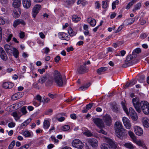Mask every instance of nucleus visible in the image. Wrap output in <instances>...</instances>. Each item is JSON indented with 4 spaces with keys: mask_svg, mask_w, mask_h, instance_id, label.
Returning <instances> with one entry per match:
<instances>
[{
    "mask_svg": "<svg viewBox=\"0 0 149 149\" xmlns=\"http://www.w3.org/2000/svg\"><path fill=\"white\" fill-rule=\"evenodd\" d=\"M111 108L112 111L114 112L118 113L119 111V109L116 102H113L112 104Z\"/></svg>",
    "mask_w": 149,
    "mask_h": 149,
    "instance_id": "nucleus-23",
    "label": "nucleus"
},
{
    "mask_svg": "<svg viewBox=\"0 0 149 149\" xmlns=\"http://www.w3.org/2000/svg\"><path fill=\"white\" fill-rule=\"evenodd\" d=\"M95 8L99 9L100 7V4L99 1H96L95 3Z\"/></svg>",
    "mask_w": 149,
    "mask_h": 149,
    "instance_id": "nucleus-51",
    "label": "nucleus"
},
{
    "mask_svg": "<svg viewBox=\"0 0 149 149\" xmlns=\"http://www.w3.org/2000/svg\"><path fill=\"white\" fill-rule=\"evenodd\" d=\"M136 81L134 80H132L129 82H127L124 87L125 88H127L128 87L131 86L136 84Z\"/></svg>",
    "mask_w": 149,
    "mask_h": 149,
    "instance_id": "nucleus-22",
    "label": "nucleus"
},
{
    "mask_svg": "<svg viewBox=\"0 0 149 149\" xmlns=\"http://www.w3.org/2000/svg\"><path fill=\"white\" fill-rule=\"evenodd\" d=\"M13 86V84L10 82H5L3 84V87L5 88H11Z\"/></svg>",
    "mask_w": 149,
    "mask_h": 149,
    "instance_id": "nucleus-20",
    "label": "nucleus"
},
{
    "mask_svg": "<svg viewBox=\"0 0 149 149\" xmlns=\"http://www.w3.org/2000/svg\"><path fill=\"white\" fill-rule=\"evenodd\" d=\"M41 6L40 5L37 4L33 7L32 10V15L34 18H35L41 9Z\"/></svg>",
    "mask_w": 149,
    "mask_h": 149,
    "instance_id": "nucleus-9",
    "label": "nucleus"
},
{
    "mask_svg": "<svg viewBox=\"0 0 149 149\" xmlns=\"http://www.w3.org/2000/svg\"><path fill=\"white\" fill-rule=\"evenodd\" d=\"M20 111L22 112L23 115L26 114L27 112L26 110V107H23L20 109Z\"/></svg>",
    "mask_w": 149,
    "mask_h": 149,
    "instance_id": "nucleus-44",
    "label": "nucleus"
},
{
    "mask_svg": "<svg viewBox=\"0 0 149 149\" xmlns=\"http://www.w3.org/2000/svg\"><path fill=\"white\" fill-rule=\"evenodd\" d=\"M83 134L87 136H90L92 135V134L89 131H87L84 132Z\"/></svg>",
    "mask_w": 149,
    "mask_h": 149,
    "instance_id": "nucleus-46",
    "label": "nucleus"
},
{
    "mask_svg": "<svg viewBox=\"0 0 149 149\" xmlns=\"http://www.w3.org/2000/svg\"><path fill=\"white\" fill-rule=\"evenodd\" d=\"M103 119L106 125L108 126L111 125L112 120L110 115L107 114L105 115Z\"/></svg>",
    "mask_w": 149,
    "mask_h": 149,
    "instance_id": "nucleus-12",
    "label": "nucleus"
},
{
    "mask_svg": "<svg viewBox=\"0 0 149 149\" xmlns=\"http://www.w3.org/2000/svg\"><path fill=\"white\" fill-rule=\"evenodd\" d=\"M88 22L90 24L91 26L93 27L95 26L96 23V20L94 19H91V21Z\"/></svg>",
    "mask_w": 149,
    "mask_h": 149,
    "instance_id": "nucleus-40",
    "label": "nucleus"
},
{
    "mask_svg": "<svg viewBox=\"0 0 149 149\" xmlns=\"http://www.w3.org/2000/svg\"><path fill=\"white\" fill-rule=\"evenodd\" d=\"M23 134L25 137H30L31 136L30 133L28 131H25L23 132Z\"/></svg>",
    "mask_w": 149,
    "mask_h": 149,
    "instance_id": "nucleus-42",
    "label": "nucleus"
},
{
    "mask_svg": "<svg viewBox=\"0 0 149 149\" xmlns=\"http://www.w3.org/2000/svg\"><path fill=\"white\" fill-rule=\"evenodd\" d=\"M86 65V63H84L83 65L79 66L77 70L78 73L82 74L87 72L88 69L85 67Z\"/></svg>",
    "mask_w": 149,
    "mask_h": 149,
    "instance_id": "nucleus-8",
    "label": "nucleus"
},
{
    "mask_svg": "<svg viewBox=\"0 0 149 149\" xmlns=\"http://www.w3.org/2000/svg\"><path fill=\"white\" fill-rule=\"evenodd\" d=\"M68 32L71 36H75L77 33L73 31L71 28H70L68 30Z\"/></svg>",
    "mask_w": 149,
    "mask_h": 149,
    "instance_id": "nucleus-32",
    "label": "nucleus"
},
{
    "mask_svg": "<svg viewBox=\"0 0 149 149\" xmlns=\"http://www.w3.org/2000/svg\"><path fill=\"white\" fill-rule=\"evenodd\" d=\"M93 120L100 128H102L104 127V124L102 119L99 118H95L93 119Z\"/></svg>",
    "mask_w": 149,
    "mask_h": 149,
    "instance_id": "nucleus-6",
    "label": "nucleus"
},
{
    "mask_svg": "<svg viewBox=\"0 0 149 149\" xmlns=\"http://www.w3.org/2000/svg\"><path fill=\"white\" fill-rule=\"evenodd\" d=\"M134 131L135 133L138 136H141L143 133L142 129L140 127L135 126L134 127Z\"/></svg>",
    "mask_w": 149,
    "mask_h": 149,
    "instance_id": "nucleus-11",
    "label": "nucleus"
},
{
    "mask_svg": "<svg viewBox=\"0 0 149 149\" xmlns=\"http://www.w3.org/2000/svg\"><path fill=\"white\" fill-rule=\"evenodd\" d=\"M147 36V35L145 33L141 34L140 37L142 39H144Z\"/></svg>",
    "mask_w": 149,
    "mask_h": 149,
    "instance_id": "nucleus-62",
    "label": "nucleus"
},
{
    "mask_svg": "<svg viewBox=\"0 0 149 149\" xmlns=\"http://www.w3.org/2000/svg\"><path fill=\"white\" fill-rule=\"evenodd\" d=\"M136 2V0H132V1L129 3L126 7V9H129Z\"/></svg>",
    "mask_w": 149,
    "mask_h": 149,
    "instance_id": "nucleus-33",
    "label": "nucleus"
},
{
    "mask_svg": "<svg viewBox=\"0 0 149 149\" xmlns=\"http://www.w3.org/2000/svg\"><path fill=\"white\" fill-rule=\"evenodd\" d=\"M127 131L125 129L116 132L117 136L120 139H123L126 137L127 136Z\"/></svg>",
    "mask_w": 149,
    "mask_h": 149,
    "instance_id": "nucleus-5",
    "label": "nucleus"
},
{
    "mask_svg": "<svg viewBox=\"0 0 149 149\" xmlns=\"http://www.w3.org/2000/svg\"><path fill=\"white\" fill-rule=\"evenodd\" d=\"M70 129V127L68 125H65L62 127L61 130L64 131H67Z\"/></svg>",
    "mask_w": 149,
    "mask_h": 149,
    "instance_id": "nucleus-39",
    "label": "nucleus"
},
{
    "mask_svg": "<svg viewBox=\"0 0 149 149\" xmlns=\"http://www.w3.org/2000/svg\"><path fill=\"white\" fill-rule=\"evenodd\" d=\"M128 134L130 136L133 140L136 139L135 135L133 132L131 131L128 132Z\"/></svg>",
    "mask_w": 149,
    "mask_h": 149,
    "instance_id": "nucleus-38",
    "label": "nucleus"
},
{
    "mask_svg": "<svg viewBox=\"0 0 149 149\" xmlns=\"http://www.w3.org/2000/svg\"><path fill=\"white\" fill-rule=\"evenodd\" d=\"M52 141L54 142L55 143H57L59 141V140L56 139L54 136H52L51 137Z\"/></svg>",
    "mask_w": 149,
    "mask_h": 149,
    "instance_id": "nucleus-49",
    "label": "nucleus"
},
{
    "mask_svg": "<svg viewBox=\"0 0 149 149\" xmlns=\"http://www.w3.org/2000/svg\"><path fill=\"white\" fill-rule=\"evenodd\" d=\"M94 103H91L88 104H87L86 107V109L88 110L91 108L93 106Z\"/></svg>",
    "mask_w": 149,
    "mask_h": 149,
    "instance_id": "nucleus-48",
    "label": "nucleus"
},
{
    "mask_svg": "<svg viewBox=\"0 0 149 149\" xmlns=\"http://www.w3.org/2000/svg\"><path fill=\"white\" fill-rule=\"evenodd\" d=\"M38 71L40 74H42L44 72H45V69L44 68L39 69H38Z\"/></svg>",
    "mask_w": 149,
    "mask_h": 149,
    "instance_id": "nucleus-58",
    "label": "nucleus"
},
{
    "mask_svg": "<svg viewBox=\"0 0 149 149\" xmlns=\"http://www.w3.org/2000/svg\"><path fill=\"white\" fill-rule=\"evenodd\" d=\"M101 129L100 130L98 131V132L99 133H101L102 134H103L104 135H106L107 134V133L106 132L104 131L103 130L102 128H101Z\"/></svg>",
    "mask_w": 149,
    "mask_h": 149,
    "instance_id": "nucleus-57",
    "label": "nucleus"
},
{
    "mask_svg": "<svg viewBox=\"0 0 149 149\" xmlns=\"http://www.w3.org/2000/svg\"><path fill=\"white\" fill-rule=\"evenodd\" d=\"M61 58L59 56H57L54 58L55 61L56 62H58L60 60Z\"/></svg>",
    "mask_w": 149,
    "mask_h": 149,
    "instance_id": "nucleus-55",
    "label": "nucleus"
},
{
    "mask_svg": "<svg viewBox=\"0 0 149 149\" xmlns=\"http://www.w3.org/2000/svg\"><path fill=\"white\" fill-rule=\"evenodd\" d=\"M13 56L16 58H17L19 56V52L18 50L15 48H13Z\"/></svg>",
    "mask_w": 149,
    "mask_h": 149,
    "instance_id": "nucleus-28",
    "label": "nucleus"
},
{
    "mask_svg": "<svg viewBox=\"0 0 149 149\" xmlns=\"http://www.w3.org/2000/svg\"><path fill=\"white\" fill-rule=\"evenodd\" d=\"M5 23V22L3 19L0 17V25H3Z\"/></svg>",
    "mask_w": 149,
    "mask_h": 149,
    "instance_id": "nucleus-63",
    "label": "nucleus"
},
{
    "mask_svg": "<svg viewBox=\"0 0 149 149\" xmlns=\"http://www.w3.org/2000/svg\"><path fill=\"white\" fill-rule=\"evenodd\" d=\"M43 100H42V102H43V103H48L50 100L49 99V98H43Z\"/></svg>",
    "mask_w": 149,
    "mask_h": 149,
    "instance_id": "nucleus-54",
    "label": "nucleus"
},
{
    "mask_svg": "<svg viewBox=\"0 0 149 149\" xmlns=\"http://www.w3.org/2000/svg\"><path fill=\"white\" fill-rule=\"evenodd\" d=\"M59 35L60 36L59 37L61 39L64 40L67 34L64 32H60L59 33Z\"/></svg>",
    "mask_w": 149,
    "mask_h": 149,
    "instance_id": "nucleus-36",
    "label": "nucleus"
},
{
    "mask_svg": "<svg viewBox=\"0 0 149 149\" xmlns=\"http://www.w3.org/2000/svg\"><path fill=\"white\" fill-rule=\"evenodd\" d=\"M102 7L103 8H106L107 7V2L105 1H103L102 3Z\"/></svg>",
    "mask_w": 149,
    "mask_h": 149,
    "instance_id": "nucleus-45",
    "label": "nucleus"
},
{
    "mask_svg": "<svg viewBox=\"0 0 149 149\" xmlns=\"http://www.w3.org/2000/svg\"><path fill=\"white\" fill-rule=\"evenodd\" d=\"M88 142L93 147H96L98 145L97 141L95 139H89Z\"/></svg>",
    "mask_w": 149,
    "mask_h": 149,
    "instance_id": "nucleus-15",
    "label": "nucleus"
},
{
    "mask_svg": "<svg viewBox=\"0 0 149 149\" xmlns=\"http://www.w3.org/2000/svg\"><path fill=\"white\" fill-rule=\"evenodd\" d=\"M36 100L40 102V103L41 102H42L41 99L42 97H41L39 95H37L36 96Z\"/></svg>",
    "mask_w": 149,
    "mask_h": 149,
    "instance_id": "nucleus-53",
    "label": "nucleus"
},
{
    "mask_svg": "<svg viewBox=\"0 0 149 149\" xmlns=\"http://www.w3.org/2000/svg\"><path fill=\"white\" fill-rule=\"evenodd\" d=\"M22 3L24 7L26 9L29 8L31 5L30 0H23Z\"/></svg>",
    "mask_w": 149,
    "mask_h": 149,
    "instance_id": "nucleus-18",
    "label": "nucleus"
},
{
    "mask_svg": "<svg viewBox=\"0 0 149 149\" xmlns=\"http://www.w3.org/2000/svg\"><path fill=\"white\" fill-rule=\"evenodd\" d=\"M23 94L21 92L16 93L12 95L11 99L14 100L19 99L23 96Z\"/></svg>",
    "mask_w": 149,
    "mask_h": 149,
    "instance_id": "nucleus-17",
    "label": "nucleus"
},
{
    "mask_svg": "<svg viewBox=\"0 0 149 149\" xmlns=\"http://www.w3.org/2000/svg\"><path fill=\"white\" fill-rule=\"evenodd\" d=\"M72 145L73 147L79 149H82L84 146L83 143L78 139L74 140L72 142Z\"/></svg>",
    "mask_w": 149,
    "mask_h": 149,
    "instance_id": "nucleus-3",
    "label": "nucleus"
},
{
    "mask_svg": "<svg viewBox=\"0 0 149 149\" xmlns=\"http://www.w3.org/2000/svg\"><path fill=\"white\" fill-rule=\"evenodd\" d=\"M81 18L76 15H73L72 16V19L74 22H77L80 20Z\"/></svg>",
    "mask_w": 149,
    "mask_h": 149,
    "instance_id": "nucleus-34",
    "label": "nucleus"
},
{
    "mask_svg": "<svg viewBox=\"0 0 149 149\" xmlns=\"http://www.w3.org/2000/svg\"><path fill=\"white\" fill-rule=\"evenodd\" d=\"M15 141H13L8 146L9 149H12L15 146Z\"/></svg>",
    "mask_w": 149,
    "mask_h": 149,
    "instance_id": "nucleus-43",
    "label": "nucleus"
},
{
    "mask_svg": "<svg viewBox=\"0 0 149 149\" xmlns=\"http://www.w3.org/2000/svg\"><path fill=\"white\" fill-rule=\"evenodd\" d=\"M132 58V55H129L127 56L126 59L125 60V62H128L130 61Z\"/></svg>",
    "mask_w": 149,
    "mask_h": 149,
    "instance_id": "nucleus-50",
    "label": "nucleus"
},
{
    "mask_svg": "<svg viewBox=\"0 0 149 149\" xmlns=\"http://www.w3.org/2000/svg\"><path fill=\"white\" fill-rule=\"evenodd\" d=\"M129 113L130 114V115H134V114H136V112L135 111L134 109H133L132 107H130L129 109Z\"/></svg>",
    "mask_w": 149,
    "mask_h": 149,
    "instance_id": "nucleus-41",
    "label": "nucleus"
},
{
    "mask_svg": "<svg viewBox=\"0 0 149 149\" xmlns=\"http://www.w3.org/2000/svg\"><path fill=\"white\" fill-rule=\"evenodd\" d=\"M109 144L106 143L102 144L101 146V149H111V148H115L116 147L115 144L112 140H110L109 141Z\"/></svg>",
    "mask_w": 149,
    "mask_h": 149,
    "instance_id": "nucleus-4",
    "label": "nucleus"
},
{
    "mask_svg": "<svg viewBox=\"0 0 149 149\" xmlns=\"http://www.w3.org/2000/svg\"><path fill=\"white\" fill-rule=\"evenodd\" d=\"M4 47L5 50L8 54H10L11 53L12 49L13 48L12 46L7 44L5 45L4 46Z\"/></svg>",
    "mask_w": 149,
    "mask_h": 149,
    "instance_id": "nucleus-21",
    "label": "nucleus"
},
{
    "mask_svg": "<svg viewBox=\"0 0 149 149\" xmlns=\"http://www.w3.org/2000/svg\"><path fill=\"white\" fill-rule=\"evenodd\" d=\"M15 126V124L13 122L9 123L8 124V126L9 127H14Z\"/></svg>",
    "mask_w": 149,
    "mask_h": 149,
    "instance_id": "nucleus-56",
    "label": "nucleus"
},
{
    "mask_svg": "<svg viewBox=\"0 0 149 149\" xmlns=\"http://www.w3.org/2000/svg\"><path fill=\"white\" fill-rule=\"evenodd\" d=\"M90 84L89 83H87L86 84V85L80 87L79 88V89L81 90V91H83L84 89H87L90 86Z\"/></svg>",
    "mask_w": 149,
    "mask_h": 149,
    "instance_id": "nucleus-37",
    "label": "nucleus"
},
{
    "mask_svg": "<svg viewBox=\"0 0 149 149\" xmlns=\"http://www.w3.org/2000/svg\"><path fill=\"white\" fill-rule=\"evenodd\" d=\"M11 115L15 118V119L17 120L20 118V116H21V115L20 116H19V115H18L16 111L13 112L11 114Z\"/></svg>",
    "mask_w": 149,
    "mask_h": 149,
    "instance_id": "nucleus-35",
    "label": "nucleus"
},
{
    "mask_svg": "<svg viewBox=\"0 0 149 149\" xmlns=\"http://www.w3.org/2000/svg\"><path fill=\"white\" fill-rule=\"evenodd\" d=\"M121 104L122 105L124 111L128 115L129 114V113L127 109L125 106V103L123 102H121Z\"/></svg>",
    "mask_w": 149,
    "mask_h": 149,
    "instance_id": "nucleus-31",
    "label": "nucleus"
},
{
    "mask_svg": "<svg viewBox=\"0 0 149 149\" xmlns=\"http://www.w3.org/2000/svg\"><path fill=\"white\" fill-rule=\"evenodd\" d=\"M141 4L140 3H138L134 6V8L132 11L134 12H135L136 10L140 9L141 6Z\"/></svg>",
    "mask_w": 149,
    "mask_h": 149,
    "instance_id": "nucleus-30",
    "label": "nucleus"
},
{
    "mask_svg": "<svg viewBox=\"0 0 149 149\" xmlns=\"http://www.w3.org/2000/svg\"><path fill=\"white\" fill-rule=\"evenodd\" d=\"M21 13L20 8H14L13 9V16L15 18H18Z\"/></svg>",
    "mask_w": 149,
    "mask_h": 149,
    "instance_id": "nucleus-16",
    "label": "nucleus"
},
{
    "mask_svg": "<svg viewBox=\"0 0 149 149\" xmlns=\"http://www.w3.org/2000/svg\"><path fill=\"white\" fill-rule=\"evenodd\" d=\"M143 124L144 127L148 128L149 127V120L146 118L143 119Z\"/></svg>",
    "mask_w": 149,
    "mask_h": 149,
    "instance_id": "nucleus-25",
    "label": "nucleus"
},
{
    "mask_svg": "<svg viewBox=\"0 0 149 149\" xmlns=\"http://www.w3.org/2000/svg\"><path fill=\"white\" fill-rule=\"evenodd\" d=\"M47 79V77L45 75L41 77L38 80V82L41 84L44 83Z\"/></svg>",
    "mask_w": 149,
    "mask_h": 149,
    "instance_id": "nucleus-27",
    "label": "nucleus"
},
{
    "mask_svg": "<svg viewBox=\"0 0 149 149\" xmlns=\"http://www.w3.org/2000/svg\"><path fill=\"white\" fill-rule=\"evenodd\" d=\"M132 102L134 107L138 113H141L142 110L145 114H149V103L148 102L143 101L140 102L139 98L136 97L132 99Z\"/></svg>",
    "mask_w": 149,
    "mask_h": 149,
    "instance_id": "nucleus-1",
    "label": "nucleus"
},
{
    "mask_svg": "<svg viewBox=\"0 0 149 149\" xmlns=\"http://www.w3.org/2000/svg\"><path fill=\"white\" fill-rule=\"evenodd\" d=\"M123 121L124 126L127 129H130L131 128L132 125L129 119L126 117L123 118Z\"/></svg>",
    "mask_w": 149,
    "mask_h": 149,
    "instance_id": "nucleus-7",
    "label": "nucleus"
},
{
    "mask_svg": "<svg viewBox=\"0 0 149 149\" xmlns=\"http://www.w3.org/2000/svg\"><path fill=\"white\" fill-rule=\"evenodd\" d=\"M130 116L132 119L134 120L135 121L137 119L138 116L137 113L134 115H131Z\"/></svg>",
    "mask_w": 149,
    "mask_h": 149,
    "instance_id": "nucleus-47",
    "label": "nucleus"
},
{
    "mask_svg": "<svg viewBox=\"0 0 149 149\" xmlns=\"http://www.w3.org/2000/svg\"><path fill=\"white\" fill-rule=\"evenodd\" d=\"M74 50L73 48L72 47H68L67 48L66 50L68 52H70V51H72Z\"/></svg>",
    "mask_w": 149,
    "mask_h": 149,
    "instance_id": "nucleus-60",
    "label": "nucleus"
},
{
    "mask_svg": "<svg viewBox=\"0 0 149 149\" xmlns=\"http://www.w3.org/2000/svg\"><path fill=\"white\" fill-rule=\"evenodd\" d=\"M114 128L115 132L125 129L122 123L120 121H117L115 123Z\"/></svg>",
    "mask_w": 149,
    "mask_h": 149,
    "instance_id": "nucleus-10",
    "label": "nucleus"
},
{
    "mask_svg": "<svg viewBox=\"0 0 149 149\" xmlns=\"http://www.w3.org/2000/svg\"><path fill=\"white\" fill-rule=\"evenodd\" d=\"M133 51H134L135 53L139 54L141 52V50L139 48H137Z\"/></svg>",
    "mask_w": 149,
    "mask_h": 149,
    "instance_id": "nucleus-61",
    "label": "nucleus"
},
{
    "mask_svg": "<svg viewBox=\"0 0 149 149\" xmlns=\"http://www.w3.org/2000/svg\"><path fill=\"white\" fill-rule=\"evenodd\" d=\"M50 125V123L47 120H45L43 123V127L44 129H48Z\"/></svg>",
    "mask_w": 149,
    "mask_h": 149,
    "instance_id": "nucleus-26",
    "label": "nucleus"
},
{
    "mask_svg": "<svg viewBox=\"0 0 149 149\" xmlns=\"http://www.w3.org/2000/svg\"><path fill=\"white\" fill-rule=\"evenodd\" d=\"M54 80L56 85L59 87H63L66 84V78H62L61 74L58 72L55 75Z\"/></svg>",
    "mask_w": 149,
    "mask_h": 149,
    "instance_id": "nucleus-2",
    "label": "nucleus"
},
{
    "mask_svg": "<svg viewBox=\"0 0 149 149\" xmlns=\"http://www.w3.org/2000/svg\"><path fill=\"white\" fill-rule=\"evenodd\" d=\"M0 56L1 59L4 61H6L8 57L6 54L3 48L0 47Z\"/></svg>",
    "mask_w": 149,
    "mask_h": 149,
    "instance_id": "nucleus-13",
    "label": "nucleus"
},
{
    "mask_svg": "<svg viewBox=\"0 0 149 149\" xmlns=\"http://www.w3.org/2000/svg\"><path fill=\"white\" fill-rule=\"evenodd\" d=\"M107 70V68L106 67H102L98 69L97 70V72L99 74H101L102 72L106 71Z\"/></svg>",
    "mask_w": 149,
    "mask_h": 149,
    "instance_id": "nucleus-29",
    "label": "nucleus"
},
{
    "mask_svg": "<svg viewBox=\"0 0 149 149\" xmlns=\"http://www.w3.org/2000/svg\"><path fill=\"white\" fill-rule=\"evenodd\" d=\"M124 146L128 149H134V146L130 142L125 143L124 144Z\"/></svg>",
    "mask_w": 149,
    "mask_h": 149,
    "instance_id": "nucleus-24",
    "label": "nucleus"
},
{
    "mask_svg": "<svg viewBox=\"0 0 149 149\" xmlns=\"http://www.w3.org/2000/svg\"><path fill=\"white\" fill-rule=\"evenodd\" d=\"M44 49V53L46 54H47L50 51L49 49L47 47H46Z\"/></svg>",
    "mask_w": 149,
    "mask_h": 149,
    "instance_id": "nucleus-59",
    "label": "nucleus"
},
{
    "mask_svg": "<svg viewBox=\"0 0 149 149\" xmlns=\"http://www.w3.org/2000/svg\"><path fill=\"white\" fill-rule=\"evenodd\" d=\"M52 109H49L45 113V114L46 115H49L50 113H52Z\"/></svg>",
    "mask_w": 149,
    "mask_h": 149,
    "instance_id": "nucleus-64",
    "label": "nucleus"
},
{
    "mask_svg": "<svg viewBox=\"0 0 149 149\" xmlns=\"http://www.w3.org/2000/svg\"><path fill=\"white\" fill-rule=\"evenodd\" d=\"M19 24L24 25L26 24L25 22L22 19H18L15 20L13 23V26L14 27L16 28V26Z\"/></svg>",
    "mask_w": 149,
    "mask_h": 149,
    "instance_id": "nucleus-14",
    "label": "nucleus"
},
{
    "mask_svg": "<svg viewBox=\"0 0 149 149\" xmlns=\"http://www.w3.org/2000/svg\"><path fill=\"white\" fill-rule=\"evenodd\" d=\"M25 36L24 33L22 31H21L19 33V37L21 39L23 38Z\"/></svg>",
    "mask_w": 149,
    "mask_h": 149,
    "instance_id": "nucleus-52",
    "label": "nucleus"
},
{
    "mask_svg": "<svg viewBox=\"0 0 149 149\" xmlns=\"http://www.w3.org/2000/svg\"><path fill=\"white\" fill-rule=\"evenodd\" d=\"M21 4L20 0H14L13 3V6L14 8H20L19 7Z\"/></svg>",
    "mask_w": 149,
    "mask_h": 149,
    "instance_id": "nucleus-19",
    "label": "nucleus"
}]
</instances>
